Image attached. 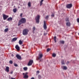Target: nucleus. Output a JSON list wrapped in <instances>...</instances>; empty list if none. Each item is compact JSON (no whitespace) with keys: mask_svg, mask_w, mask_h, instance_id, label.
<instances>
[{"mask_svg":"<svg viewBox=\"0 0 79 79\" xmlns=\"http://www.w3.org/2000/svg\"><path fill=\"white\" fill-rule=\"evenodd\" d=\"M38 77L39 79H40L41 78V76L40 75H39Z\"/></svg>","mask_w":79,"mask_h":79,"instance_id":"obj_31","label":"nucleus"},{"mask_svg":"<svg viewBox=\"0 0 79 79\" xmlns=\"http://www.w3.org/2000/svg\"><path fill=\"white\" fill-rule=\"evenodd\" d=\"M28 74V73H26L25 74L23 73V78L25 79H27L29 77V76L27 75V74Z\"/></svg>","mask_w":79,"mask_h":79,"instance_id":"obj_4","label":"nucleus"},{"mask_svg":"<svg viewBox=\"0 0 79 79\" xmlns=\"http://www.w3.org/2000/svg\"><path fill=\"white\" fill-rule=\"evenodd\" d=\"M12 18L11 17L7 19V21H12Z\"/></svg>","mask_w":79,"mask_h":79,"instance_id":"obj_13","label":"nucleus"},{"mask_svg":"<svg viewBox=\"0 0 79 79\" xmlns=\"http://www.w3.org/2000/svg\"><path fill=\"white\" fill-rule=\"evenodd\" d=\"M8 15H6L3 14V19L4 20H6L7 18L9 17Z\"/></svg>","mask_w":79,"mask_h":79,"instance_id":"obj_5","label":"nucleus"},{"mask_svg":"<svg viewBox=\"0 0 79 79\" xmlns=\"http://www.w3.org/2000/svg\"><path fill=\"white\" fill-rule=\"evenodd\" d=\"M17 40V38H14L12 39V40L13 41H15Z\"/></svg>","mask_w":79,"mask_h":79,"instance_id":"obj_19","label":"nucleus"},{"mask_svg":"<svg viewBox=\"0 0 79 79\" xmlns=\"http://www.w3.org/2000/svg\"><path fill=\"white\" fill-rule=\"evenodd\" d=\"M44 0H41L40 2H43Z\"/></svg>","mask_w":79,"mask_h":79,"instance_id":"obj_42","label":"nucleus"},{"mask_svg":"<svg viewBox=\"0 0 79 79\" xmlns=\"http://www.w3.org/2000/svg\"><path fill=\"white\" fill-rule=\"evenodd\" d=\"M33 63V60H30V61H29V62L28 64V65L31 66V65H32Z\"/></svg>","mask_w":79,"mask_h":79,"instance_id":"obj_8","label":"nucleus"},{"mask_svg":"<svg viewBox=\"0 0 79 79\" xmlns=\"http://www.w3.org/2000/svg\"><path fill=\"white\" fill-rule=\"evenodd\" d=\"M52 56L53 57H55L56 56V55L55 54L53 53L52 54Z\"/></svg>","mask_w":79,"mask_h":79,"instance_id":"obj_25","label":"nucleus"},{"mask_svg":"<svg viewBox=\"0 0 79 79\" xmlns=\"http://www.w3.org/2000/svg\"><path fill=\"white\" fill-rule=\"evenodd\" d=\"M49 18V16L48 15L46 17L45 19H48Z\"/></svg>","mask_w":79,"mask_h":79,"instance_id":"obj_30","label":"nucleus"},{"mask_svg":"<svg viewBox=\"0 0 79 79\" xmlns=\"http://www.w3.org/2000/svg\"><path fill=\"white\" fill-rule=\"evenodd\" d=\"M29 31V30H27V29H25L23 31V34L24 35H26L27 34H28V32Z\"/></svg>","mask_w":79,"mask_h":79,"instance_id":"obj_2","label":"nucleus"},{"mask_svg":"<svg viewBox=\"0 0 79 79\" xmlns=\"http://www.w3.org/2000/svg\"><path fill=\"white\" fill-rule=\"evenodd\" d=\"M9 67L7 66L6 67L5 69V71L7 72H9Z\"/></svg>","mask_w":79,"mask_h":79,"instance_id":"obj_10","label":"nucleus"},{"mask_svg":"<svg viewBox=\"0 0 79 79\" xmlns=\"http://www.w3.org/2000/svg\"><path fill=\"white\" fill-rule=\"evenodd\" d=\"M61 64H65L64 63V60H61Z\"/></svg>","mask_w":79,"mask_h":79,"instance_id":"obj_21","label":"nucleus"},{"mask_svg":"<svg viewBox=\"0 0 79 79\" xmlns=\"http://www.w3.org/2000/svg\"><path fill=\"white\" fill-rule=\"evenodd\" d=\"M60 42L62 44H64V41H60Z\"/></svg>","mask_w":79,"mask_h":79,"instance_id":"obj_27","label":"nucleus"},{"mask_svg":"<svg viewBox=\"0 0 79 79\" xmlns=\"http://www.w3.org/2000/svg\"><path fill=\"white\" fill-rule=\"evenodd\" d=\"M77 22L78 23H79V19H77Z\"/></svg>","mask_w":79,"mask_h":79,"instance_id":"obj_37","label":"nucleus"},{"mask_svg":"<svg viewBox=\"0 0 79 79\" xmlns=\"http://www.w3.org/2000/svg\"><path fill=\"white\" fill-rule=\"evenodd\" d=\"M43 4L42 2H40V6H41Z\"/></svg>","mask_w":79,"mask_h":79,"instance_id":"obj_36","label":"nucleus"},{"mask_svg":"<svg viewBox=\"0 0 79 79\" xmlns=\"http://www.w3.org/2000/svg\"><path fill=\"white\" fill-rule=\"evenodd\" d=\"M54 16H55V15L53 14H52L51 15V16L52 17H54Z\"/></svg>","mask_w":79,"mask_h":79,"instance_id":"obj_33","label":"nucleus"},{"mask_svg":"<svg viewBox=\"0 0 79 79\" xmlns=\"http://www.w3.org/2000/svg\"><path fill=\"white\" fill-rule=\"evenodd\" d=\"M78 35H79V34H78Z\"/></svg>","mask_w":79,"mask_h":79,"instance_id":"obj_44","label":"nucleus"},{"mask_svg":"<svg viewBox=\"0 0 79 79\" xmlns=\"http://www.w3.org/2000/svg\"><path fill=\"white\" fill-rule=\"evenodd\" d=\"M66 7L68 9H70L72 7V4H67L66 5Z\"/></svg>","mask_w":79,"mask_h":79,"instance_id":"obj_6","label":"nucleus"},{"mask_svg":"<svg viewBox=\"0 0 79 79\" xmlns=\"http://www.w3.org/2000/svg\"><path fill=\"white\" fill-rule=\"evenodd\" d=\"M11 79H15V78H12Z\"/></svg>","mask_w":79,"mask_h":79,"instance_id":"obj_43","label":"nucleus"},{"mask_svg":"<svg viewBox=\"0 0 79 79\" xmlns=\"http://www.w3.org/2000/svg\"><path fill=\"white\" fill-rule=\"evenodd\" d=\"M26 23V19L24 18H21L20 20L19 21V22L18 24V26H19L22 24L25 23Z\"/></svg>","mask_w":79,"mask_h":79,"instance_id":"obj_1","label":"nucleus"},{"mask_svg":"<svg viewBox=\"0 0 79 79\" xmlns=\"http://www.w3.org/2000/svg\"><path fill=\"white\" fill-rule=\"evenodd\" d=\"M15 48L17 50H19V47L18 46V45H16L15 47Z\"/></svg>","mask_w":79,"mask_h":79,"instance_id":"obj_12","label":"nucleus"},{"mask_svg":"<svg viewBox=\"0 0 79 79\" xmlns=\"http://www.w3.org/2000/svg\"><path fill=\"white\" fill-rule=\"evenodd\" d=\"M9 63L10 64H12L13 63V62L12 60H10L9 61Z\"/></svg>","mask_w":79,"mask_h":79,"instance_id":"obj_28","label":"nucleus"},{"mask_svg":"<svg viewBox=\"0 0 79 79\" xmlns=\"http://www.w3.org/2000/svg\"><path fill=\"white\" fill-rule=\"evenodd\" d=\"M31 79H34V77H31Z\"/></svg>","mask_w":79,"mask_h":79,"instance_id":"obj_41","label":"nucleus"},{"mask_svg":"<svg viewBox=\"0 0 79 79\" xmlns=\"http://www.w3.org/2000/svg\"><path fill=\"white\" fill-rule=\"evenodd\" d=\"M39 57L38 58V60H39L40 61H41L40 60V59H41L43 56V55L42 54H40L39 55Z\"/></svg>","mask_w":79,"mask_h":79,"instance_id":"obj_7","label":"nucleus"},{"mask_svg":"<svg viewBox=\"0 0 79 79\" xmlns=\"http://www.w3.org/2000/svg\"><path fill=\"white\" fill-rule=\"evenodd\" d=\"M8 30H9L8 28H6L5 29L4 31L5 32H7L8 31Z\"/></svg>","mask_w":79,"mask_h":79,"instance_id":"obj_20","label":"nucleus"},{"mask_svg":"<svg viewBox=\"0 0 79 79\" xmlns=\"http://www.w3.org/2000/svg\"><path fill=\"white\" fill-rule=\"evenodd\" d=\"M19 44H23V42H22V41H21V40H20L19 41Z\"/></svg>","mask_w":79,"mask_h":79,"instance_id":"obj_23","label":"nucleus"},{"mask_svg":"<svg viewBox=\"0 0 79 79\" xmlns=\"http://www.w3.org/2000/svg\"><path fill=\"white\" fill-rule=\"evenodd\" d=\"M40 73V72L39 71H37V72H36V73Z\"/></svg>","mask_w":79,"mask_h":79,"instance_id":"obj_38","label":"nucleus"},{"mask_svg":"<svg viewBox=\"0 0 79 79\" xmlns=\"http://www.w3.org/2000/svg\"><path fill=\"white\" fill-rule=\"evenodd\" d=\"M56 37L54 36V37L53 40H54V41H55V43L56 42Z\"/></svg>","mask_w":79,"mask_h":79,"instance_id":"obj_16","label":"nucleus"},{"mask_svg":"<svg viewBox=\"0 0 79 79\" xmlns=\"http://www.w3.org/2000/svg\"><path fill=\"white\" fill-rule=\"evenodd\" d=\"M69 63V61H67V62L66 63L67 64H68Z\"/></svg>","mask_w":79,"mask_h":79,"instance_id":"obj_39","label":"nucleus"},{"mask_svg":"<svg viewBox=\"0 0 79 79\" xmlns=\"http://www.w3.org/2000/svg\"><path fill=\"white\" fill-rule=\"evenodd\" d=\"M28 5L29 7H31V2H28Z\"/></svg>","mask_w":79,"mask_h":79,"instance_id":"obj_17","label":"nucleus"},{"mask_svg":"<svg viewBox=\"0 0 79 79\" xmlns=\"http://www.w3.org/2000/svg\"><path fill=\"white\" fill-rule=\"evenodd\" d=\"M13 71H11V72L10 73L11 74H13Z\"/></svg>","mask_w":79,"mask_h":79,"instance_id":"obj_35","label":"nucleus"},{"mask_svg":"<svg viewBox=\"0 0 79 79\" xmlns=\"http://www.w3.org/2000/svg\"><path fill=\"white\" fill-rule=\"evenodd\" d=\"M16 57L18 59H21V57L18 54H17L16 56Z\"/></svg>","mask_w":79,"mask_h":79,"instance_id":"obj_11","label":"nucleus"},{"mask_svg":"<svg viewBox=\"0 0 79 79\" xmlns=\"http://www.w3.org/2000/svg\"><path fill=\"white\" fill-rule=\"evenodd\" d=\"M49 50H50V49L49 48H48L47 50V52H49Z\"/></svg>","mask_w":79,"mask_h":79,"instance_id":"obj_34","label":"nucleus"},{"mask_svg":"<svg viewBox=\"0 0 79 79\" xmlns=\"http://www.w3.org/2000/svg\"><path fill=\"white\" fill-rule=\"evenodd\" d=\"M16 11H17V9H16V8H15L13 9V12L14 13L16 12Z\"/></svg>","mask_w":79,"mask_h":79,"instance_id":"obj_18","label":"nucleus"},{"mask_svg":"<svg viewBox=\"0 0 79 79\" xmlns=\"http://www.w3.org/2000/svg\"><path fill=\"white\" fill-rule=\"evenodd\" d=\"M23 70L25 71H27V68L25 67L23 68Z\"/></svg>","mask_w":79,"mask_h":79,"instance_id":"obj_22","label":"nucleus"},{"mask_svg":"<svg viewBox=\"0 0 79 79\" xmlns=\"http://www.w3.org/2000/svg\"><path fill=\"white\" fill-rule=\"evenodd\" d=\"M44 28L45 30H46L47 29V27L46 23L45 21H44Z\"/></svg>","mask_w":79,"mask_h":79,"instance_id":"obj_9","label":"nucleus"},{"mask_svg":"<svg viewBox=\"0 0 79 79\" xmlns=\"http://www.w3.org/2000/svg\"><path fill=\"white\" fill-rule=\"evenodd\" d=\"M62 68L64 70H66L67 69V68L65 66H63L62 67Z\"/></svg>","mask_w":79,"mask_h":79,"instance_id":"obj_14","label":"nucleus"},{"mask_svg":"<svg viewBox=\"0 0 79 79\" xmlns=\"http://www.w3.org/2000/svg\"><path fill=\"white\" fill-rule=\"evenodd\" d=\"M20 16L21 18L23 17V14L22 13H21L20 14Z\"/></svg>","mask_w":79,"mask_h":79,"instance_id":"obj_29","label":"nucleus"},{"mask_svg":"<svg viewBox=\"0 0 79 79\" xmlns=\"http://www.w3.org/2000/svg\"><path fill=\"white\" fill-rule=\"evenodd\" d=\"M35 30V27H33V33H34V31Z\"/></svg>","mask_w":79,"mask_h":79,"instance_id":"obj_24","label":"nucleus"},{"mask_svg":"<svg viewBox=\"0 0 79 79\" xmlns=\"http://www.w3.org/2000/svg\"><path fill=\"white\" fill-rule=\"evenodd\" d=\"M40 16L39 15H38L35 18V20H36V22L37 23H39V20L40 19Z\"/></svg>","mask_w":79,"mask_h":79,"instance_id":"obj_3","label":"nucleus"},{"mask_svg":"<svg viewBox=\"0 0 79 79\" xmlns=\"http://www.w3.org/2000/svg\"><path fill=\"white\" fill-rule=\"evenodd\" d=\"M11 56L12 57H14V55L13 54H12L11 55Z\"/></svg>","mask_w":79,"mask_h":79,"instance_id":"obj_40","label":"nucleus"},{"mask_svg":"<svg viewBox=\"0 0 79 79\" xmlns=\"http://www.w3.org/2000/svg\"><path fill=\"white\" fill-rule=\"evenodd\" d=\"M65 21H66V22H69V18H66L65 19Z\"/></svg>","mask_w":79,"mask_h":79,"instance_id":"obj_26","label":"nucleus"},{"mask_svg":"<svg viewBox=\"0 0 79 79\" xmlns=\"http://www.w3.org/2000/svg\"><path fill=\"white\" fill-rule=\"evenodd\" d=\"M66 25L68 26H70V22L67 23Z\"/></svg>","mask_w":79,"mask_h":79,"instance_id":"obj_15","label":"nucleus"},{"mask_svg":"<svg viewBox=\"0 0 79 79\" xmlns=\"http://www.w3.org/2000/svg\"><path fill=\"white\" fill-rule=\"evenodd\" d=\"M14 66L15 67H17L18 66V64H14Z\"/></svg>","mask_w":79,"mask_h":79,"instance_id":"obj_32","label":"nucleus"}]
</instances>
